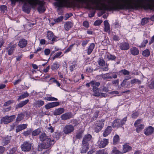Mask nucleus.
Here are the masks:
<instances>
[{"label":"nucleus","mask_w":154,"mask_h":154,"mask_svg":"<svg viewBox=\"0 0 154 154\" xmlns=\"http://www.w3.org/2000/svg\"><path fill=\"white\" fill-rule=\"evenodd\" d=\"M82 5L85 4L89 9H96L105 11L107 10H117L137 9L144 6L150 0H132L131 3H115L114 1L118 0H112L109 1L110 5L101 3V0H75Z\"/></svg>","instance_id":"f257e3e1"},{"label":"nucleus","mask_w":154,"mask_h":154,"mask_svg":"<svg viewBox=\"0 0 154 154\" xmlns=\"http://www.w3.org/2000/svg\"><path fill=\"white\" fill-rule=\"evenodd\" d=\"M26 1L32 8H34L37 5L38 6L37 8L38 11L40 12H44L45 9L44 6L45 2L43 1H40L39 0H25Z\"/></svg>","instance_id":"f03ea898"},{"label":"nucleus","mask_w":154,"mask_h":154,"mask_svg":"<svg viewBox=\"0 0 154 154\" xmlns=\"http://www.w3.org/2000/svg\"><path fill=\"white\" fill-rule=\"evenodd\" d=\"M40 140L43 142L45 145H47L46 148H49L55 143L54 139H51L48 136H47L45 133H42L39 136Z\"/></svg>","instance_id":"7ed1b4c3"},{"label":"nucleus","mask_w":154,"mask_h":154,"mask_svg":"<svg viewBox=\"0 0 154 154\" xmlns=\"http://www.w3.org/2000/svg\"><path fill=\"white\" fill-rule=\"evenodd\" d=\"M127 120V117H125L122 119H117L113 121L112 124V127L117 128L121 127L125 124Z\"/></svg>","instance_id":"20e7f679"},{"label":"nucleus","mask_w":154,"mask_h":154,"mask_svg":"<svg viewBox=\"0 0 154 154\" xmlns=\"http://www.w3.org/2000/svg\"><path fill=\"white\" fill-rule=\"evenodd\" d=\"M57 1L55 5L59 8L64 7H69L71 4L70 0H55Z\"/></svg>","instance_id":"39448f33"},{"label":"nucleus","mask_w":154,"mask_h":154,"mask_svg":"<svg viewBox=\"0 0 154 154\" xmlns=\"http://www.w3.org/2000/svg\"><path fill=\"white\" fill-rule=\"evenodd\" d=\"M32 143L29 141H26L20 146L21 150L24 152H30L32 149Z\"/></svg>","instance_id":"423d86ee"},{"label":"nucleus","mask_w":154,"mask_h":154,"mask_svg":"<svg viewBox=\"0 0 154 154\" xmlns=\"http://www.w3.org/2000/svg\"><path fill=\"white\" fill-rule=\"evenodd\" d=\"M15 115H12L10 116H6L3 117L1 119V123L7 124L12 122L15 118Z\"/></svg>","instance_id":"0eeeda50"},{"label":"nucleus","mask_w":154,"mask_h":154,"mask_svg":"<svg viewBox=\"0 0 154 154\" xmlns=\"http://www.w3.org/2000/svg\"><path fill=\"white\" fill-rule=\"evenodd\" d=\"M104 122L103 120L97 121L94 127L95 131L96 132H99L103 128L104 125Z\"/></svg>","instance_id":"6e6552de"},{"label":"nucleus","mask_w":154,"mask_h":154,"mask_svg":"<svg viewBox=\"0 0 154 154\" xmlns=\"http://www.w3.org/2000/svg\"><path fill=\"white\" fill-rule=\"evenodd\" d=\"M92 138V136L90 134H88L83 137L82 143L85 144L89 145V142Z\"/></svg>","instance_id":"1a4fd4ad"},{"label":"nucleus","mask_w":154,"mask_h":154,"mask_svg":"<svg viewBox=\"0 0 154 154\" xmlns=\"http://www.w3.org/2000/svg\"><path fill=\"white\" fill-rule=\"evenodd\" d=\"M16 46V44H12L11 43L8 44V47L6 48V49L8 51V54L9 55H11L13 54Z\"/></svg>","instance_id":"9d476101"},{"label":"nucleus","mask_w":154,"mask_h":154,"mask_svg":"<svg viewBox=\"0 0 154 154\" xmlns=\"http://www.w3.org/2000/svg\"><path fill=\"white\" fill-rule=\"evenodd\" d=\"M74 130V127L71 125H67L64 128L63 131L64 133L67 134L72 132Z\"/></svg>","instance_id":"9b49d317"},{"label":"nucleus","mask_w":154,"mask_h":154,"mask_svg":"<svg viewBox=\"0 0 154 154\" xmlns=\"http://www.w3.org/2000/svg\"><path fill=\"white\" fill-rule=\"evenodd\" d=\"M120 49L122 51L127 50L130 48V45L127 42H122L119 44Z\"/></svg>","instance_id":"f8f14e48"},{"label":"nucleus","mask_w":154,"mask_h":154,"mask_svg":"<svg viewBox=\"0 0 154 154\" xmlns=\"http://www.w3.org/2000/svg\"><path fill=\"white\" fill-rule=\"evenodd\" d=\"M47 37L48 40L51 39L53 42L57 41V37L55 36H54L53 32L51 31H48L47 32Z\"/></svg>","instance_id":"ddd939ff"},{"label":"nucleus","mask_w":154,"mask_h":154,"mask_svg":"<svg viewBox=\"0 0 154 154\" xmlns=\"http://www.w3.org/2000/svg\"><path fill=\"white\" fill-rule=\"evenodd\" d=\"M59 103L58 102H54L49 103L45 105V108L47 109L59 106Z\"/></svg>","instance_id":"4468645a"},{"label":"nucleus","mask_w":154,"mask_h":154,"mask_svg":"<svg viewBox=\"0 0 154 154\" xmlns=\"http://www.w3.org/2000/svg\"><path fill=\"white\" fill-rule=\"evenodd\" d=\"M154 131V128L149 126L146 128L144 130V134L146 136H149L152 134Z\"/></svg>","instance_id":"2eb2a0df"},{"label":"nucleus","mask_w":154,"mask_h":154,"mask_svg":"<svg viewBox=\"0 0 154 154\" xmlns=\"http://www.w3.org/2000/svg\"><path fill=\"white\" fill-rule=\"evenodd\" d=\"M89 148V145L82 143L81 147L80 148V152L82 153H86Z\"/></svg>","instance_id":"dca6fc26"},{"label":"nucleus","mask_w":154,"mask_h":154,"mask_svg":"<svg viewBox=\"0 0 154 154\" xmlns=\"http://www.w3.org/2000/svg\"><path fill=\"white\" fill-rule=\"evenodd\" d=\"M109 143V139H103V140L100 141L98 143L99 148H102L104 147Z\"/></svg>","instance_id":"f3484780"},{"label":"nucleus","mask_w":154,"mask_h":154,"mask_svg":"<svg viewBox=\"0 0 154 154\" xmlns=\"http://www.w3.org/2000/svg\"><path fill=\"white\" fill-rule=\"evenodd\" d=\"M112 128L111 126H108L105 130L103 133V136L106 137L111 132Z\"/></svg>","instance_id":"a211bd4d"},{"label":"nucleus","mask_w":154,"mask_h":154,"mask_svg":"<svg viewBox=\"0 0 154 154\" xmlns=\"http://www.w3.org/2000/svg\"><path fill=\"white\" fill-rule=\"evenodd\" d=\"M27 44V41L25 39L23 38L20 40L19 42L18 46L21 48L25 47Z\"/></svg>","instance_id":"6ab92c4d"},{"label":"nucleus","mask_w":154,"mask_h":154,"mask_svg":"<svg viewBox=\"0 0 154 154\" xmlns=\"http://www.w3.org/2000/svg\"><path fill=\"white\" fill-rule=\"evenodd\" d=\"M130 52L131 54L134 56L138 55L139 54V50L136 47H133L130 49Z\"/></svg>","instance_id":"aec40b11"},{"label":"nucleus","mask_w":154,"mask_h":154,"mask_svg":"<svg viewBox=\"0 0 154 154\" xmlns=\"http://www.w3.org/2000/svg\"><path fill=\"white\" fill-rule=\"evenodd\" d=\"M29 100L27 99L24 101H22L18 104L16 106L15 108L18 109L24 106L26 104L29 102Z\"/></svg>","instance_id":"412c9836"},{"label":"nucleus","mask_w":154,"mask_h":154,"mask_svg":"<svg viewBox=\"0 0 154 154\" xmlns=\"http://www.w3.org/2000/svg\"><path fill=\"white\" fill-rule=\"evenodd\" d=\"M128 143H126L123 145V152H126L132 149V147L129 146Z\"/></svg>","instance_id":"4be33fe9"},{"label":"nucleus","mask_w":154,"mask_h":154,"mask_svg":"<svg viewBox=\"0 0 154 154\" xmlns=\"http://www.w3.org/2000/svg\"><path fill=\"white\" fill-rule=\"evenodd\" d=\"M64 109L63 108L56 109L53 112V114L55 116L60 115L64 112Z\"/></svg>","instance_id":"5701e85b"},{"label":"nucleus","mask_w":154,"mask_h":154,"mask_svg":"<svg viewBox=\"0 0 154 154\" xmlns=\"http://www.w3.org/2000/svg\"><path fill=\"white\" fill-rule=\"evenodd\" d=\"M27 125L25 124H23L18 126L16 129V132H18L24 129L27 128Z\"/></svg>","instance_id":"b1692460"},{"label":"nucleus","mask_w":154,"mask_h":154,"mask_svg":"<svg viewBox=\"0 0 154 154\" xmlns=\"http://www.w3.org/2000/svg\"><path fill=\"white\" fill-rule=\"evenodd\" d=\"M100 91V89L99 88L97 87H94L93 86V91L94 92L93 95L98 97L99 95V92Z\"/></svg>","instance_id":"393cba45"},{"label":"nucleus","mask_w":154,"mask_h":154,"mask_svg":"<svg viewBox=\"0 0 154 154\" xmlns=\"http://www.w3.org/2000/svg\"><path fill=\"white\" fill-rule=\"evenodd\" d=\"M71 117V114L69 113H65L62 115L61 118L62 120H66L70 119Z\"/></svg>","instance_id":"a878e982"},{"label":"nucleus","mask_w":154,"mask_h":154,"mask_svg":"<svg viewBox=\"0 0 154 154\" xmlns=\"http://www.w3.org/2000/svg\"><path fill=\"white\" fill-rule=\"evenodd\" d=\"M104 30L109 33H110V30L109 24L107 20H105L104 22Z\"/></svg>","instance_id":"bb28decb"},{"label":"nucleus","mask_w":154,"mask_h":154,"mask_svg":"<svg viewBox=\"0 0 154 154\" xmlns=\"http://www.w3.org/2000/svg\"><path fill=\"white\" fill-rule=\"evenodd\" d=\"M95 45L94 43H91L87 49V54L89 55L90 54L93 50Z\"/></svg>","instance_id":"cd10ccee"},{"label":"nucleus","mask_w":154,"mask_h":154,"mask_svg":"<svg viewBox=\"0 0 154 154\" xmlns=\"http://www.w3.org/2000/svg\"><path fill=\"white\" fill-rule=\"evenodd\" d=\"M119 137L117 134L115 135L113 137V144L114 145H116L118 144L119 142Z\"/></svg>","instance_id":"c85d7f7f"},{"label":"nucleus","mask_w":154,"mask_h":154,"mask_svg":"<svg viewBox=\"0 0 154 154\" xmlns=\"http://www.w3.org/2000/svg\"><path fill=\"white\" fill-rule=\"evenodd\" d=\"M11 139V136H7L4 138L3 140V143H4L3 145L5 146L8 144L10 142Z\"/></svg>","instance_id":"c756f323"},{"label":"nucleus","mask_w":154,"mask_h":154,"mask_svg":"<svg viewBox=\"0 0 154 154\" xmlns=\"http://www.w3.org/2000/svg\"><path fill=\"white\" fill-rule=\"evenodd\" d=\"M29 96V94L26 91L24 92L23 94L18 97L17 99V100L19 101L25 98L28 97Z\"/></svg>","instance_id":"7c9ffc66"},{"label":"nucleus","mask_w":154,"mask_h":154,"mask_svg":"<svg viewBox=\"0 0 154 154\" xmlns=\"http://www.w3.org/2000/svg\"><path fill=\"white\" fill-rule=\"evenodd\" d=\"M72 24L71 22H66L65 24L64 27L65 29L68 31L72 27Z\"/></svg>","instance_id":"2f4dec72"},{"label":"nucleus","mask_w":154,"mask_h":154,"mask_svg":"<svg viewBox=\"0 0 154 154\" xmlns=\"http://www.w3.org/2000/svg\"><path fill=\"white\" fill-rule=\"evenodd\" d=\"M83 132V131L82 130L78 131L75 137L77 139H80L82 138Z\"/></svg>","instance_id":"473e14b6"},{"label":"nucleus","mask_w":154,"mask_h":154,"mask_svg":"<svg viewBox=\"0 0 154 154\" xmlns=\"http://www.w3.org/2000/svg\"><path fill=\"white\" fill-rule=\"evenodd\" d=\"M41 132V129L38 128L32 132V135L33 136H37Z\"/></svg>","instance_id":"72a5a7b5"},{"label":"nucleus","mask_w":154,"mask_h":154,"mask_svg":"<svg viewBox=\"0 0 154 154\" xmlns=\"http://www.w3.org/2000/svg\"><path fill=\"white\" fill-rule=\"evenodd\" d=\"M23 9L24 12L28 13H29L30 12V8L26 4L24 5Z\"/></svg>","instance_id":"f704fd0d"},{"label":"nucleus","mask_w":154,"mask_h":154,"mask_svg":"<svg viewBox=\"0 0 154 154\" xmlns=\"http://www.w3.org/2000/svg\"><path fill=\"white\" fill-rule=\"evenodd\" d=\"M47 145H45V143L40 144L38 146V151H42L43 149H46L48 148H46V146Z\"/></svg>","instance_id":"c9c22d12"},{"label":"nucleus","mask_w":154,"mask_h":154,"mask_svg":"<svg viewBox=\"0 0 154 154\" xmlns=\"http://www.w3.org/2000/svg\"><path fill=\"white\" fill-rule=\"evenodd\" d=\"M131 83L132 85H135L136 84L140 85L141 83V81L137 79H134L131 80Z\"/></svg>","instance_id":"e433bc0d"},{"label":"nucleus","mask_w":154,"mask_h":154,"mask_svg":"<svg viewBox=\"0 0 154 154\" xmlns=\"http://www.w3.org/2000/svg\"><path fill=\"white\" fill-rule=\"evenodd\" d=\"M150 55V52L149 49H146L143 51L142 55L145 57H148Z\"/></svg>","instance_id":"4c0bfd02"},{"label":"nucleus","mask_w":154,"mask_h":154,"mask_svg":"<svg viewBox=\"0 0 154 154\" xmlns=\"http://www.w3.org/2000/svg\"><path fill=\"white\" fill-rule=\"evenodd\" d=\"M144 125L142 124H140L139 125L136 127V132L138 133H139L144 128Z\"/></svg>","instance_id":"58836bf2"},{"label":"nucleus","mask_w":154,"mask_h":154,"mask_svg":"<svg viewBox=\"0 0 154 154\" xmlns=\"http://www.w3.org/2000/svg\"><path fill=\"white\" fill-rule=\"evenodd\" d=\"M100 76L104 79H112V76H110L108 73L105 74L104 75H101Z\"/></svg>","instance_id":"ea45409f"},{"label":"nucleus","mask_w":154,"mask_h":154,"mask_svg":"<svg viewBox=\"0 0 154 154\" xmlns=\"http://www.w3.org/2000/svg\"><path fill=\"white\" fill-rule=\"evenodd\" d=\"M44 99L48 101H57V99L52 97H47L44 98Z\"/></svg>","instance_id":"a19ab883"},{"label":"nucleus","mask_w":154,"mask_h":154,"mask_svg":"<svg viewBox=\"0 0 154 154\" xmlns=\"http://www.w3.org/2000/svg\"><path fill=\"white\" fill-rule=\"evenodd\" d=\"M122 153L121 152L118 150L117 149L116 147H113L112 150L111 152V154H119V153Z\"/></svg>","instance_id":"79ce46f5"},{"label":"nucleus","mask_w":154,"mask_h":154,"mask_svg":"<svg viewBox=\"0 0 154 154\" xmlns=\"http://www.w3.org/2000/svg\"><path fill=\"white\" fill-rule=\"evenodd\" d=\"M44 104V102L42 100H37L35 102V104L38 107H40Z\"/></svg>","instance_id":"37998d69"},{"label":"nucleus","mask_w":154,"mask_h":154,"mask_svg":"<svg viewBox=\"0 0 154 154\" xmlns=\"http://www.w3.org/2000/svg\"><path fill=\"white\" fill-rule=\"evenodd\" d=\"M106 57L109 60H114L116 58V57L114 55L108 54H106Z\"/></svg>","instance_id":"c03bdc74"},{"label":"nucleus","mask_w":154,"mask_h":154,"mask_svg":"<svg viewBox=\"0 0 154 154\" xmlns=\"http://www.w3.org/2000/svg\"><path fill=\"white\" fill-rule=\"evenodd\" d=\"M24 117V116L22 114H18L16 120V122H20L23 118Z\"/></svg>","instance_id":"a18cd8bd"},{"label":"nucleus","mask_w":154,"mask_h":154,"mask_svg":"<svg viewBox=\"0 0 154 154\" xmlns=\"http://www.w3.org/2000/svg\"><path fill=\"white\" fill-rule=\"evenodd\" d=\"M148 42V41L147 39H144L141 43V45H139V47L140 48L144 47L146 46L147 43Z\"/></svg>","instance_id":"49530a36"},{"label":"nucleus","mask_w":154,"mask_h":154,"mask_svg":"<svg viewBox=\"0 0 154 154\" xmlns=\"http://www.w3.org/2000/svg\"><path fill=\"white\" fill-rule=\"evenodd\" d=\"M148 86L150 89H154V80H151L149 82Z\"/></svg>","instance_id":"de8ad7c7"},{"label":"nucleus","mask_w":154,"mask_h":154,"mask_svg":"<svg viewBox=\"0 0 154 154\" xmlns=\"http://www.w3.org/2000/svg\"><path fill=\"white\" fill-rule=\"evenodd\" d=\"M149 18H144L142 19L141 21V24L143 25H144L145 24L147 23Z\"/></svg>","instance_id":"09e8293b"},{"label":"nucleus","mask_w":154,"mask_h":154,"mask_svg":"<svg viewBox=\"0 0 154 154\" xmlns=\"http://www.w3.org/2000/svg\"><path fill=\"white\" fill-rule=\"evenodd\" d=\"M98 62L99 65L102 66H104L105 64V62L103 59H100L98 61Z\"/></svg>","instance_id":"8fccbe9b"},{"label":"nucleus","mask_w":154,"mask_h":154,"mask_svg":"<svg viewBox=\"0 0 154 154\" xmlns=\"http://www.w3.org/2000/svg\"><path fill=\"white\" fill-rule=\"evenodd\" d=\"M59 67V65L55 63L51 66V68L53 70H56Z\"/></svg>","instance_id":"3c124183"},{"label":"nucleus","mask_w":154,"mask_h":154,"mask_svg":"<svg viewBox=\"0 0 154 154\" xmlns=\"http://www.w3.org/2000/svg\"><path fill=\"white\" fill-rule=\"evenodd\" d=\"M32 131L33 130L32 129H30L28 130L24 131L23 133V134L25 136H28L32 133Z\"/></svg>","instance_id":"603ef678"},{"label":"nucleus","mask_w":154,"mask_h":154,"mask_svg":"<svg viewBox=\"0 0 154 154\" xmlns=\"http://www.w3.org/2000/svg\"><path fill=\"white\" fill-rule=\"evenodd\" d=\"M120 72L125 75H128L130 74V72L125 69L122 70Z\"/></svg>","instance_id":"864d4df0"},{"label":"nucleus","mask_w":154,"mask_h":154,"mask_svg":"<svg viewBox=\"0 0 154 154\" xmlns=\"http://www.w3.org/2000/svg\"><path fill=\"white\" fill-rule=\"evenodd\" d=\"M142 120L141 119H139L137 120L134 123V125L136 127L137 126L141 123Z\"/></svg>","instance_id":"5fc2aeb1"},{"label":"nucleus","mask_w":154,"mask_h":154,"mask_svg":"<svg viewBox=\"0 0 154 154\" xmlns=\"http://www.w3.org/2000/svg\"><path fill=\"white\" fill-rule=\"evenodd\" d=\"M139 115L138 112H135L132 113L131 117L135 119L138 117Z\"/></svg>","instance_id":"6e6d98bb"},{"label":"nucleus","mask_w":154,"mask_h":154,"mask_svg":"<svg viewBox=\"0 0 154 154\" xmlns=\"http://www.w3.org/2000/svg\"><path fill=\"white\" fill-rule=\"evenodd\" d=\"M17 150V148L16 147H14L9 152V154H14V153Z\"/></svg>","instance_id":"4d7b16f0"},{"label":"nucleus","mask_w":154,"mask_h":154,"mask_svg":"<svg viewBox=\"0 0 154 154\" xmlns=\"http://www.w3.org/2000/svg\"><path fill=\"white\" fill-rule=\"evenodd\" d=\"M62 54V52H60L57 53L53 57V59L54 60L56 58H58L59 57L60 55Z\"/></svg>","instance_id":"13d9d810"},{"label":"nucleus","mask_w":154,"mask_h":154,"mask_svg":"<svg viewBox=\"0 0 154 154\" xmlns=\"http://www.w3.org/2000/svg\"><path fill=\"white\" fill-rule=\"evenodd\" d=\"M11 2V4H15L16 2H25V0H10Z\"/></svg>","instance_id":"bf43d9fd"},{"label":"nucleus","mask_w":154,"mask_h":154,"mask_svg":"<svg viewBox=\"0 0 154 154\" xmlns=\"http://www.w3.org/2000/svg\"><path fill=\"white\" fill-rule=\"evenodd\" d=\"M102 22V21L101 20H97L94 23V25L95 26H99L100 25Z\"/></svg>","instance_id":"052dcab7"},{"label":"nucleus","mask_w":154,"mask_h":154,"mask_svg":"<svg viewBox=\"0 0 154 154\" xmlns=\"http://www.w3.org/2000/svg\"><path fill=\"white\" fill-rule=\"evenodd\" d=\"M63 19V17L60 16L57 19H55L54 21L56 22H59L61 21Z\"/></svg>","instance_id":"680f3d73"},{"label":"nucleus","mask_w":154,"mask_h":154,"mask_svg":"<svg viewBox=\"0 0 154 154\" xmlns=\"http://www.w3.org/2000/svg\"><path fill=\"white\" fill-rule=\"evenodd\" d=\"M50 50L49 49H46L44 51L45 54L46 55H48L50 53Z\"/></svg>","instance_id":"e2e57ef3"},{"label":"nucleus","mask_w":154,"mask_h":154,"mask_svg":"<svg viewBox=\"0 0 154 154\" xmlns=\"http://www.w3.org/2000/svg\"><path fill=\"white\" fill-rule=\"evenodd\" d=\"M76 66V65L75 64H74L70 66L69 69L71 72H72L74 70Z\"/></svg>","instance_id":"0e129e2a"},{"label":"nucleus","mask_w":154,"mask_h":154,"mask_svg":"<svg viewBox=\"0 0 154 154\" xmlns=\"http://www.w3.org/2000/svg\"><path fill=\"white\" fill-rule=\"evenodd\" d=\"M72 16V14L71 13H70L69 14H67L65 15V16L64 17L65 18V20H66L68 18H69L70 17Z\"/></svg>","instance_id":"69168bd1"},{"label":"nucleus","mask_w":154,"mask_h":154,"mask_svg":"<svg viewBox=\"0 0 154 154\" xmlns=\"http://www.w3.org/2000/svg\"><path fill=\"white\" fill-rule=\"evenodd\" d=\"M13 103V101L10 100H8L7 102L5 103L4 105V106H7L10 105L11 103Z\"/></svg>","instance_id":"338daca9"},{"label":"nucleus","mask_w":154,"mask_h":154,"mask_svg":"<svg viewBox=\"0 0 154 154\" xmlns=\"http://www.w3.org/2000/svg\"><path fill=\"white\" fill-rule=\"evenodd\" d=\"M113 39L115 41H119L120 40V38L116 35H114L113 37Z\"/></svg>","instance_id":"774afa93"}]
</instances>
